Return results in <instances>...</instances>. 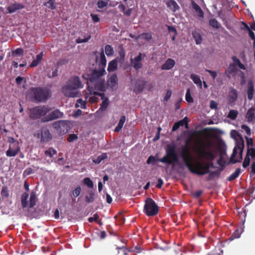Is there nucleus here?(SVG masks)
<instances>
[{
	"label": "nucleus",
	"mask_w": 255,
	"mask_h": 255,
	"mask_svg": "<svg viewBox=\"0 0 255 255\" xmlns=\"http://www.w3.org/2000/svg\"><path fill=\"white\" fill-rule=\"evenodd\" d=\"M189 140H187L186 145L181 146L180 156L183 162L188 170L192 173L203 175L210 172L209 164H206L203 160L212 161L215 158L213 151L210 150L211 143H205L201 140L199 141L200 146L196 148V153L198 159L194 160L187 144Z\"/></svg>",
	"instance_id": "obj_1"
},
{
	"label": "nucleus",
	"mask_w": 255,
	"mask_h": 255,
	"mask_svg": "<svg viewBox=\"0 0 255 255\" xmlns=\"http://www.w3.org/2000/svg\"><path fill=\"white\" fill-rule=\"evenodd\" d=\"M106 74L105 69H89L82 74V78L87 81L88 90L91 94L93 93V87H90L89 84L94 85V89L101 92H105L107 89V85L103 76Z\"/></svg>",
	"instance_id": "obj_2"
},
{
	"label": "nucleus",
	"mask_w": 255,
	"mask_h": 255,
	"mask_svg": "<svg viewBox=\"0 0 255 255\" xmlns=\"http://www.w3.org/2000/svg\"><path fill=\"white\" fill-rule=\"evenodd\" d=\"M165 155L159 159H156L153 155H150L148 157L146 163L148 164L151 163L153 164L157 161L169 165L179 163V158L176 151V146L175 144H167L165 149Z\"/></svg>",
	"instance_id": "obj_3"
},
{
	"label": "nucleus",
	"mask_w": 255,
	"mask_h": 255,
	"mask_svg": "<svg viewBox=\"0 0 255 255\" xmlns=\"http://www.w3.org/2000/svg\"><path fill=\"white\" fill-rule=\"evenodd\" d=\"M230 134L231 136L235 140V146L230 162L233 164L241 162L243 160V152L245 147L244 140L241 134L236 130H232Z\"/></svg>",
	"instance_id": "obj_4"
},
{
	"label": "nucleus",
	"mask_w": 255,
	"mask_h": 255,
	"mask_svg": "<svg viewBox=\"0 0 255 255\" xmlns=\"http://www.w3.org/2000/svg\"><path fill=\"white\" fill-rule=\"evenodd\" d=\"M31 100L34 102H45L51 96V91L47 87H31L28 92Z\"/></svg>",
	"instance_id": "obj_5"
},
{
	"label": "nucleus",
	"mask_w": 255,
	"mask_h": 255,
	"mask_svg": "<svg viewBox=\"0 0 255 255\" xmlns=\"http://www.w3.org/2000/svg\"><path fill=\"white\" fill-rule=\"evenodd\" d=\"M83 86L78 76H72L67 82L66 84L62 88V92L66 97H75L78 93L72 91L81 89Z\"/></svg>",
	"instance_id": "obj_6"
},
{
	"label": "nucleus",
	"mask_w": 255,
	"mask_h": 255,
	"mask_svg": "<svg viewBox=\"0 0 255 255\" xmlns=\"http://www.w3.org/2000/svg\"><path fill=\"white\" fill-rule=\"evenodd\" d=\"M159 211V207L155 201L150 198H147L143 208L144 213L147 216H154L157 215Z\"/></svg>",
	"instance_id": "obj_7"
},
{
	"label": "nucleus",
	"mask_w": 255,
	"mask_h": 255,
	"mask_svg": "<svg viewBox=\"0 0 255 255\" xmlns=\"http://www.w3.org/2000/svg\"><path fill=\"white\" fill-rule=\"evenodd\" d=\"M50 109L45 106H36L31 109L29 111V118L32 120H36L42 116L46 115Z\"/></svg>",
	"instance_id": "obj_8"
},
{
	"label": "nucleus",
	"mask_w": 255,
	"mask_h": 255,
	"mask_svg": "<svg viewBox=\"0 0 255 255\" xmlns=\"http://www.w3.org/2000/svg\"><path fill=\"white\" fill-rule=\"evenodd\" d=\"M67 122L64 120L55 121L53 123L52 126L59 134H64L68 131L69 129Z\"/></svg>",
	"instance_id": "obj_9"
},
{
	"label": "nucleus",
	"mask_w": 255,
	"mask_h": 255,
	"mask_svg": "<svg viewBox=\"0 0 255 255\" xmlns=\"http://www.w3.org/2000/svg\"><path fill=\"white\" fill-rule=\"evenodd\" d=\"M64 114L60 112L59 110L56 109L49 113L46 117L42 118L41 121L45 123L57 119L62 118Z\"/></svg>",
	"instance_id": "obj_10"
},
{
	"label": "nucleus",
	"mask_w": 255,
	"mask_h": 255,
	"mask_svg": "<svg viewBox=\"0 0 255 255\" xmlns=\"http://www.w3.org/2000/svg\"><path fill=\"white\" fill-rule=\"evenodd\" d=\"M92 94L95 96H99L101 97V99L103 101L99 111H105L109 105L108 98L105 97L104 93H99L97 91H93Z\"/></svg>",
	"instance_id": "obj_11"
},
{
	"label": "nucleus",
	"mask_w": 255,
	"mask_h": 255,
	"mask_svg": "<svg viewBox=\"0 0 255 255\" xmlns=\"http://www.w3.org/2000/svg\"><path fill=\"white\" fill-rule=\"evenodd\" d=\"M142 59L141 53H139L138 56L134 57L133 59H131V62L132 66L136 70H138L139 69L142 68V64L141 63Z\"/></svg>",
	"instance_id": "obj_12"
},
{
	"label": "nucleus",
	"mask_w": 255,
	"mask_h": 255,
	"mask_svg": "<svg viewBox=\"0 0 255 255\" xmlns=\"http://www.w3.org/2000/svg\"><path fill=\"white\" fill-rule=\"evenodd\" d=\"M98 57H97L96 60L97 62H99L98 69L101 70H102L103 69H105L107 64V60L103 50H102L100 53L99 60H98Z\"/></svg>",
	"instance_id": "obj_13"
},
{
	"label": "nucleus",
	"mask_w": 255,
	"mask_h": 255,
	"mask_svg": "<svg viewBox=\"0 0 255 255\" xmlns=\"http://www.w3.org/2000/svg\"><path fill=\"white\" fill-rule=\"evenodd\" d=\"M52 138V135L50 131L47 128H43L41 130V142H47L51 140Z\"/></svg>",
	"instance_id": "obj_14"
},
{
	"label": "nucleus",
	"mask_w": 255,
	"mask_h": 255,
	"mask_svg": "<svg viewBox=\"0 0 255 255\" xmlns=\"http://www.w3.org/2000/svg\"><path fill=\"white\" fill-rule=\"evenodd\" d=\"M247 95L248 99L252 100L253 99L255 91L254 82L252 80H250L248 81L247 84Z\"/></svg>",
	"instance_id": "obj_15"
},
{
	"label": "nucleus",
	"mask_w": 255,
	"mask_h": 255,
	"mask_svg": "<svg viewBox=\"0 0 255 255\" xmlns=\"http://www.w3.org/2000/svg\"><path fill=\"white\" fill-rule=\"evenodd\" d=\"M175 62L174 60L171 58L167 59L165 62L161 66V69L164 70H169L172 69L175 65Z\"/></svg>",
	"instance_id": "obj_16"
},
{
	"label": "nucleus",
	"mask_w": 255,
	"mask_h": 255,
	"mask_svg": "<svg viewBox=\"0 0 255 255\" xmlns=\"http://www.w3.org/2000/svg\"><path fill=\"white\" fill-rule=\"evenodd\" d=\"M24 8V6L19 3H14L7 7V10L9 13H13L17 10L21 9Z\"/></svg>",
	"instance_id": "obj_17"
},
{
	"label": "nucleus",
	"mask_w": 255,
	"mask_h": 255,
	"mask_svg": "<svg viewBox=\"0 0 255 255\" xmlns=\"http://www.w3.org/2000/svg\"><path fill=\"white\" fill-rule=\"evenodd\" d=\"M255 108L252 107L249 109L246 114V118L248 122L255 123Z\"/></svg>",
	"instance_id": "obj_18"
},
{
	"label": "nucleus",
	"mask_w": 255,
	"mask_h": 255,
	"mask_svg": "<svg viewBox=\"0 0 255 255\" xmlns=\"http://www.w3.org/2000/svg\"><path fill=\"white\" fill-rule=\"evenodd\" d=\"M146 84V82L145 81L139 80L137 81L135 84L134 91L136 93L142 92Z\"/></svg>",
	"instance_id": "obj_19"
},
{
	"label": "nucleus",
	"mask_w": 255,
	"mask_h": 255,
	"mask_svg": "<svg viewBox=\"0 0 255 255\" xmlns=\"http://www.w3.org/2000/svg\"><path fill=\"white\" fill-rule=\"evenodd\" d=\"M191 5L192 7L198 13V16L199 17L203 18L204 17V12L200 6L193 0L191 1Z\"/></svg>",
	"instance_id": "obj_20"
},
{
	"label": "nucleus",
	"mask_w": 255,
	"mask_h": 255,
	"mask_svg": "<svg viewBox=\"0 0 255 255\" xmlns=\"http://www.w3.org/2000/svg\"><path fill=\"white\" fill-rule=\"evenodd\" d=\"M108 86L112 89H113L117 85V76L116 74H113L111 76L108 82Z\"/></svg>",
	"instance_id": "obj_21"
},
{
	"label": "nucleus",
	"mask_w": 255,
	"mask_h": 255,
	"mask_svg": "<svg viewBox=\"0 0 255 255\" xmlns=\"http://www.w3.org/2000/svg\"><path fill=\"white\" fill-rule=\"evenodd\" d=\"M237 69L236 64L234 63H231L229 65V67L225 71V74L228 77H230V75L233 73H235L237 72Z\"/></svg>",
	"instance_id": "obj_22"
},
{
	"label": "nucleus",
	"mask_w": 255,
	"mask_h": 255,
	"mask_svg": "<svg viewBox=\"0 0 255 255\" xmlns=\"http://www.w3.org/2000/svg\"><path fill=\"white\" fill-rule=\"evenodd\" d=\"M167 6L173 11H175L179 8L177 2L174 0H169L166 3Z\"/></svg>",
	"instance_id": "obj_23"
},
{
	"label": "nucleus",
	"mask_w": 255,
	"mask_h": 255,
	"mask_svg": "<svg viewBox=\"0 0 255 255\" xmlns=\"http://www.w3.org/2000/svg\"><path fill=\"white\" fill-rule=\"evenodd\" d=\"M118 67V62L116 59H114L109 63L108 71L109 72L115 71Z\"/></svg>",
	"instance_id": "obj_24"
},
{
	"label": "nucleus",
	"mask_w": 255,
	"mask_h": 255,
	"mask_svg": "<svg viewBox=\"0 0 255 255\" xmlns=\"http://www.w3.org/2000/svg\"><path fill=\"white\" fill-rule=\"evenodd\" d=\"M221 169L211 172L210 171L209 174L207 177V180H212L215 178H219L221 174Z\"/></svg>",
	"instance_id": "obj_25"
},
{
	"label": "nucleus",
	"mask_w": 255,
	"mask_h": 255,
	"mask_svg": "<svg viewBox=\"0 0 255 255\" xmlns=\"http://www.w3.org/2000/svg\"><path fill=\"white\" fill-rule=\"evenodd\" d=\"M229 98V101L231 103H234L236 101V100L238 98V94H237V91L236 89L232 88L231 90V91L230 92Z\"/></svg>",
	"instance_id": "obj_26"
},
{
	"label": "nucleus",
	"mask_w": 255,
	"mask_h": 255,
	"mask_svg": "<svg viewBox=\"0 0 255 255\" xmlns=\"http://www.w3.org/2000/svg\"><path fill=\"white\" fill-rule=\"evenodd\" d=\"M43 52H40L39 54L36 56V59L32 61L30 65L31 67H34L37 66L39 63L41 61L43 57Z\"/></svg>",
	"instance_id": "obj_27"
},
{
	"label": "nucleus",
	"mask_w": 255,
	"mask_h": 255,
	"mask_svg": "<svg viewBox=\"0 0 255 255\" xmlns=\"http://www.w3.org/2000/svg\"><path fill=\"white\" fill-rule=\"evenodd\" d=\"M190 78L193 80L194 83L199 87L202 88V82L200 78L197 75L192 74L190 75Z\"/></svg>",
	"instance_id": "obj_28"
},
{
	"label": "nucleus",
	"mask_w": 255,
	"mask_h": 255,
	"mask_svg": "<svg viewBox=\"0 0 255 255\" xmlns=\"http://www.w3.org/2000/svg\"><path fill=\"white\" fill-rule=\"evenodd\" d=\"M28 196L29 194L26 192L23 193L21 195V202L23 208H25L28 206L27 199L28 198Z\"/></svg>",
	"instance_id": "obj_29"
},
{
	"label": "nucleus",
	"mask_w": 255,
	"mask_h": 255,
	"mask_svg": "<svg viewBox=\"0 0 255 255\" xmlns=\"http://www.w3.org/2000/svg\"><path fill=\"white\" fill-rule=\"evenodd\" d=\"M118 54L120 56V61L123 62L125 58V51L122 45H120L118 47Z\"/></svg>",
	"instance_id": "obj_30"
},
{
	"label": "nucleus",
	"mask_w": 255,
	"mask_h": 255,
	"mask_svg": "<svg viewBox=\"0 0 255 255\" xmlns=\"http://www.w3.org/2000/svg\"><path fill=\"white\" fill-rule=\"evenodd\" d=\"M36 197L35 192H32L30 193L29 207L30 208H33L36 205Z\"/></svg>",
	"instance_id": "obj_31"
},
{
	"label": "nucleus",
	"mask_w": 255,
	"mask_h": 255,
	"mask_svg": "<svg viewBox=\"0 0 255 255\" xmlns=\"http://www.w3.org/2000/svg\"><path fill=\"white\" fill-rule=\"evenodd\" d=\"M192 36L196 42V44H199L202 42V38L199 32L197 31H193Z\"/></svg>",
	"instance_id": "obj_32"
},
{
	"label": "nucleus",
	"mask_w": 255,
	"mask_h": 255,
	"mask_svg": "<svg viewBox=\"0 0 255 255\" xmlns=\"http://www.w3.org/2000/svg\"><path fill=\"white\" fill-rule=\"evenodd\" d=\"M241 173V168H238L236 169L235 171L233 172L231 175L227 178V180L231 181L236 179Z\"/></svg>",
	"instance_id": "obj_33"
},
{
	"label": "nucleus",
	"mask_w": 255,
	"mask_h": 255,
	"mask_svg": "<svg viewBox=\"0 0 255 255\" xmlns=\"http://www.w3.org/2000/svg\"><path fill=\"white\" fill-rule=\"evenodd\" d=\"M108 156L107 153H103L97 157L96 158L93 159V162L96 164H99L102 160L107 158Z\"/></svg>",
	"instance_id": "obj_34"
},
{
	"label": "nucleus",
	"mask_w": 255,
	"mask_h": 255,
	"mask_svg": "<svg viewBox=\"0 0 255 255\" xmlns=\"http://www.w3.org/2000/svg\"><path fill=\"white\" fill-rule=\"evenodd\" d=\"M89 195L85 197V201L87 203H91L95 200V193L93 191H89Z\"/></svg>",
	"instance_id": "obj_35"
},
{
	"label": "nucleus",
	"mask_w": 255,
	"mask_h": 255,
	"mask_svg": "<svg viewBox=\"0 0 255 255\" xmlns=\"http://www.w3.org/2000/svg\"><path fill=\"white\" fill-rule=\"evenodd\" d=\"M44 154L52 158L54 155L57 154V151L53 147H50L44 151Z\"/></svg>",
	"instance_id": "obj_36"
},
{
	"label": "nucleus",
	"mask_w": 255,
	"mask_h": 255,
	"mask_svg": "<svg viewBox=\"0 0 255 255\" xmlns=\"http://www.w3.org/2000/svg\"><path fill=\"white\" fill-rule=\"evenodd\" d=\"M24 50L21 48H17L14 50L11 51L12 56H20L23 55Z\"/></svg>",
	"instance_id": "obj_37"
},
{
	"label": "nucleus",
	"mask_w": 255,
	"mask_h": 255,
	"mask_svg": "<svg viewBox=\"0 0 255 255\" xmlns=\"http://www.w3.org/2000/svg\"><path fill=\"white\" fill-rule=\"evenodd\" d=\"M5 153L7 157L15 156L18 153V148H17L16 150H14V149H12L11 147L8 148Z\"/></svg>",
	"instance_id": "obj_38"
},
{
	"label": "nucleus",
	"mask_w": 255,
	"mask_h": 255,
	"mask_svg": "<svg viewBox=\"0 0 255 255\" xmlns=\"http://www.w3.org/2000/svg\"><path fill=\"white\" fill-rule=\"evenodd\" d=\"M232 59L234 62V64H237L239 66V67L242 70H246V67L245 66L242 64L240 60L237 58L235 56H234L232 57Z\"/></svg>",
	"instance_id": "obj_39"
},
{
	"label": "nucleus",
	"mask_w": 255,
	"mask_h": 255,
	"mask_svg": "<svg viewBox=\"0 0 255 255\" xmlns=\"http://www.w3.org/2000/svg\"><path fill=\"white\" fill-rule=\"evenodd\" d=\"M238 114H239V112L237 110H230L229 113V114L228 115V118H229V119H230L232 120H234L237 118V117L238 115Z\"/></svg>",
	"instance_id": "obj_40"
},
{
	"label": "nucleus",
	"mask_w": 255,
	"mask_h": 255,
	"mask_svg": "<svg viewBox=\"0 0 255 255\" xmlns=\"http://www.w3.org/2000/svg\"><path fill=\"white\" fill-rule=\"evenodd\" d=\"M105 53L107 56L113 55L114 51L113 48L110 45H106L105 48Z\"/></svg>",
	"instance_id": "obj_41"
},
{
	"label": "nucleus",
	"mask_w": 255,
	"mask_h": 255,
	"mask_svg": "<svg viewBox=\"0 0 255 255\" xmlns=\"http://www.w3.org/2000/svg\"><path fill=\"white\" fill-rule=\"evenodd\" d=\"M91 38L90 34H88L86 37L84 36L82 37H79L76 39V41L77 43H82L88 42Z\"/></svg>",
	"instance_id": "obj_42"
},
{
	"label": "nucleus",
	"mask_w": 255,
	"mask_h": 255,
	"mask_svg": "<svg viewBox=\"0 0 255 255\" xmlns=\"http://www.w3.org/2000/svg\"><path fill=\"white\" fill-rule=\"evenodd\" d=\"M209 25L213 28L218 29L220 24L215 18H212L209 21Z\"/></svg>",
	"instance_id": "obj_43"
},
{
	"label": "nucleus",
	"mask_w": 255,
	"mask_h": 255,
	"mask_svg": "<svg viewBox=\"0 0 255 255\" xmlns=\"http://www.w3.org/2000/svg\"><path fill=\"white\" fill-rule=\"evenodd\" d=\"M83 183L89 188H93L94 187L93 181L89 177H86L83 179Z\"/></svg>",
	"instance_id": "obj_44"
},
{
	"label": "nucleus",
	"mask_w": 255,
	"mask_h": 255,
	"mask_svg": "<svg viewBox=\"0 0 255 255\" xmlns=\"http://www.w3.org/2000/svg\"><path fill=\"white\" fill-rule=\"evenodd\" d=\"M246 155L247 156H251L252 159L255 158V149L252 147H248Z\"/></svg>",
	"instance_id": "obj_45"
},
{
	"label": "nucleus",
	"mask_w": 255,
	"mask_h": 255,
	"mask_svg": "<svg viewBox=\"0 0 255 255\" xmlns=\"http://www.w3.org/2000/svg\"><path fill=\"white\" fill-rule=\"evenodd\" d=\"M0 194L2 197L7 198L9 196V191L7 186L2 187Z\"/></svg>",
	"instance_id": "obj_46"
},
{
	"label": "nucleus",
	"mask_w": 255,
	"mask_h": 255,
	"mask_svg": "<svg viewBox=\"0 0 255 255\" xmlns=\"http://www.w3.org/2000/svg\"><path fill=\"white\" fill-rule=\"evenodd\" d=\"M185 99L186 101L189 103H192L193 102V99L191 95L190 89H188L186 90Z\"/></svg>",
	"instance_id": "obj_47"
},
{
	"label": "nucleus",
	"mask_w": 255,
	"mask_h": 255,
	"mask_svg": "<svg viewBox=\"0 0 255 255\" xmlns=\"http://www.w3.org/2000/svg\"><path fill=\"white\" fill-rule=\"evenodd\" d=\"M81 192V187L80 186H78L76 188L72 191V194L75 198H76L80 195Z\"/></svg>",
	"instance_id": "obj_48"
},
{
	"label": "nucleus",
	"mask_w": 255,
	"mask_h": 255,
	"mask_svg": "<svg viewBox=\"0 0 255 255\" xmlns=\"http://www.w3.org/2000/svg\"><path fill=\"white\" fill-rule=\"evenodd\" d=\"M55 0H49L48 1L44 3V5H45L47 7L51 9H54L55 8V6L54 5Z\"/></svg>",
	"instance_id": "obj_49"
},
{
	"label": "nucleus",
	"mask_w": 255,
	"mask_h": 255,
	"mask_svg": "<svg viewBox=\"0 0 255 255\" xmlns=\"http://www.w3.org/2000/svg\"><path fill=\"white\" fill-rule=\"evenodd\" d=\"M178 123L180 127L185 126L186 128H188V120L187 117H185L183 119L178 121Z\"/></svg>",
	"instance_id": "obj_50"
},
{
	"label": "nucleus",
	"mask_w": 255,
	"mask_h": 255,
	"mask_svg": "<svg viewBox=\"0 0 255 255\" xmlns=\"http://www.w3.org/2000/svg\"><path fill=\"white\" fill-rule=\"evenodd\" d=\"M76 107H80L82 109H85L86 108V102L82 99H79L77 100Z\"/></svg>",
	"instance_id": "obj_51"
},
{
	"label": "nucleus",
	"mask_w": 255,
	"mask_h": 255,
	"mask_svg": "<svg viewBox=\"0 0 255 255\" xmlns=\"http://www.w3.org/2000/svg\"><path fill=\"white\" fill-rule=\"evenodd\" d=\"M78 138V137L77 134L74 133L70 134L67 138V141L69 142H71L77 140Z\"/></svg>",
	"instance_id": "obj_52"
},
{
	"label": "nucleus",
	"mask_w": 255,
	"mask_h": 255,
	"mask_svg": "<svg viewBox=\"0 0 255 255\" xmlns=\"http://www.w3.org/2000/svg\"><path fill=\"white\" fill-rule=\"evenodd\" d=\"M140 36L141 38L146 40H150L152 39V34L150 33H143Z\"/></svg>",
	"instance_id": "obj_53"
},
{
	"label": "nucleus",
	"mask_w": 255,
	"mask_h": 255,
	"mask_svg": "<svg viewBox=\"0 0 255 255\" xmlns=\"http://www.w3.org/2000/svg\"><path fill=\"white\" fill-rule=\"evenodd\" d=\"M240 237V234L239 231L238 230H236L233 235L230 237V240L231 241L235 239L239 238Z\"/></svg>",
	"instance_id": "obj_54"
},
{
	"label": "nucleus",
	"mask_w": 255,
	"mask_h": 255,
	"mask_svg": "<svg viewBox=\"0 0 255 255\" xmlns=\"http://www.w3.org/2000/svg\"><path fill=\"white\" fill-rule=\"evenodd\" d=\"M250 164V158L249 156H246L244 161L243 163V167L244 168L247 167Z\"/></svg>",
	"instance_id": "obj_55"
},
{
	"label": "nucleus",
	"mask_w": 255,
	"mask_h": 255,
	"mask_svg": "<svg viewBox=\"0 0 255 255\" xmlns=\"http://www.w3.org/2000/svg\"><path fill=\"white\" fill-rule=\"evenodd\" d=\"M108 5V2L103 0H99L97 2L98 7L99 8H103Z\"/></svg>",
	"instance_id": "obj_56"
},
{
	"label": "nucleus",
	"mask_w": 255,
	"mask_h": 255,
	"mask_svg": "<svg viewBox=\"0 0 255 255\" xmlns=\"http://www.w3.org/2000/svg\"><path fill=\"white\" fill-rule=\"evenodd\" d=\"M11 148L12 149L16 150L17 148H18V152L20 151V147L19 146V142H15V143H12L9 144V148Z\"/></svg>",
	"instance_id": "obj_57"
},
{
	"label": "nucleus",
	"mask_w": 255,
	"mask_h": 255,
	"mask_svg": "<svg viewBox=\"0 0 255 255\" xmlns=\"http://www.w3.org/2000/svg\"><path fill=\"white\" fill-rule=\"evenodd\" d=\"M99 218V216L97 214H95L93 217L88 218V221L90 223H92L94 221H98Z\"/></svg>",
	"instance_id": "obj_58"
},
{
	"label": "nucleus",
	"mask_w": 255,
	"mask_h": 255,
	"mask_svg": "<svg viewBox=\"0 0 255 255\" xmlns=\"http://www.w3.org/2000/svg\"><path fill=\"white\" fill-rule=\"evenodd\" d=\"M206 72H207L208 73H209L210 75V76L212 77V78H213V80H215L217 77V73L216 71H212V70H208V69H206Z\"/></svg>",
	"instance_id": "obj_59"
},
{
	"label": "nucleus",
	"mask_w": 255,
	"mask_h": 255,
	"mask_svg": "<svg viewBox=\"0 0 255 255\" xmlns=\"http://www.w3.org/2000/svg\"><path fill=\"white\" fill-rule=\"evenodd\" d=\"M171 94H172L171 91L170 90H167L166 91V95L164 97V100L165 101H168L169 100V99L171 96Z\"/></svg>",
	"instance_id": "obj_60"
},
{
	"label": "nucleus",
	"mask_w": 255,
	"mask_h": 255,
	"mask_svg": "<svg viewBox=\"0 0 255 255\" xmlns=\"http://www.w3.org/2000/svg\"><path fill=\"white\" fill-rule=\"evenodd\" d=\"M34 171L31 168H27L23 172L24 175H29L32 173H33Z\"/></svg>",
	"instance_id": "obj_61"
},
{
	"label": "nucleus",
	"mask_w": 255,
	"mask_h": 255,
	"mask_svg": "<svg viewBox=\"0 0 255 255\" xmlns=\"http://www.w3.org/2000/svg\"><path fill=\"white\" fill-rule=\"evenodd\" d=\"M218 106V104L215 101L212 100L210 103V108L211 109H217Z\"/></svg>",
	"instance_id": "obj_62"
},
{
	"label": "nucleus",
	"mask_w": 255,
	"mask_h": 255,
	"mask_svg": "<svg viewBox=\"0 0 255 255\" xmlns=\"http://www.w3.org/2000/svg\"><path fill=\"white\" fill-rule=\"evenodd\" d=\"M203 192L201 190H198L196 192H194L192 194L193 196L195 198H199L201 195L202 194Z\"/></svg>",
	"instance_id": "obj_63"
},
{
	"label": "nucleus",
	"mask_w": 255,
	"mask_h": 255,
	"mask_svg": "<svg viewBox=\"0 0 255 255\" xmlns=\"http://www.w3.org/2000/svg\"><path fill=\"white\" fill-rule=\"evenodd\" d=\"M251 168V171L250 175H254L255 174V161L253 162Z\"/></svg>",
	"instance_id": "obj_64"
}]
</instances>
